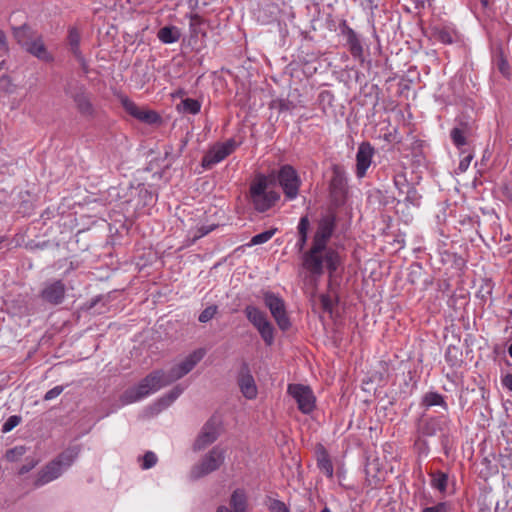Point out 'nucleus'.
Wrapping results in <instances>:
<instances>
[{
	"instance_id": "45",
	"label": "nucleus",
	"mask_w": 512,
	"mask_h": 512,
	"mask_svg": "<svg viewBox=\"0 0 512 512\" xmlns=\"http://www.w3.org/2000/svg\"><path fill=\"white\" fill-rule=\"evenodd\" d=\"M22 422V417L20 415H12L10 416L2 425L1 432L8 433L12 431L16 426H18Z\"/></svg>"
},
{
	"instance_id": "46",
	"label": "nucleus",
	"mask_w": 512,
	"mask_h": 512,
	"mask_svg": "<svg viewBox=\"0 0 512 512\" xmlns=\"http://www.w3.org/2000/svg\"><path fill=\"white\" fill-rule=\"evenodd\" d=\"M217 311L218 307L216 305L206 307L198 317L199 322L206 323L210 321L216 315Z\"/></svg>"
},
{
	"instance_id": "26",
	"label": "nucleus",
	"mask_w": 512,
	"mask_h": 512,
	"mask_svg": "<svg viewBox=\"0 0 512 512\" xmlns=\"http://www.w3.org/2000/svg\"><path fill=\"white\" fill-rule=\"evenodd\" d=\"M186 389L185 386L178 384L173 387L168 393L160 397L153 405V408L159 412L169 407Z\"/></svg>"
},
{
	"instance_id": "56",
	"label": "nucleus",
	"mask_w": 512,
	"mask_h": 512,
	"mask_svg": "<svg viewBox=\"0 0 512 512\" xmlns=\"http://www.w3.org/2000/svg\"><path fill=\"white\" fill-rule=\"evenodd\" d=\"M440 443H441V446L443 448V452L446 456L449 455V450H450V447H449V436L447 434H442L440 436Z\"/></svg>"
},
{
	"instance_id": "17",
	"label": "nucleus",
	"mask_w": 512,
	"mask_h": 512,
	"mask_svg": "<svg viewBox=\"0 0 512 512\" xmlns=\"http://www.w3.org/2000/svg\"><path fill=\"white\" fill-rule=\"evenodd\" d=\"M236 381L240 392L246 399L252 400L257 397V385L247 362L243 361L241 363Z\"/></svg>"
},
{
	"instance_id": "10",
	"label": "nucleus",
	"mask_w": 512,
	"mask_h": 512,
	"mask_svg": "<svg viewBox=\"0 0 512 512\" xmlns=\"http://www.w3.org/2000/svg\"><path fill=\"white\" fill-rule=\"evenodd\" d=\"M332 177L329 182V193L332 202L340 206L344 204L348 193L346 171L342 165L333 164L331 167Z\"/></svg>"
},
{
	"instance_id": "15",
	"label": "nucleus",
	"mask_w": 512,
	"mask_h": 512,
	"mask_svg": "<svg viewBox=\"0 0 512 512\" xmlns=\"http://www.w3.org/2000/svg\"><path fill=\"white\" fill-rule=\"evenodd\" d=\"M39 297L47 304L53 306L60 305L66 297V285L60 279L46 281L43 283Z\"/></svg>"
},
{
	"instance_id": "28",
	"label": "nucleus",
	"mask_w": 512,
	"mask_h": 512,
	"mask_svg": "<svg viewBox=\"0 0 512 512\" xmlns=\"http://www.w3.org/2000/svg\"><path fill=\"white\" fill-rule=\"evenodd\" d=\"M309 228H310L309 218L307 215H304L300 218L298 226H297L298 239H297L295 247L297 248L298 252H303V250L307 244Z\"/></svg>"
},
{
	"instance_id": "4",
	"label": "nucleus",
	"mask_w": 512,
	"mask_h": 512,
	"mask_svg": "<svg viewBox=\"0 0 512 512\" xmlns=\"http://www.w3.org/2000/svg\"><path fill=\"white\" fill-rule=\"evenodd\" d=\"M268 182V177L260 174L249 187L248 199L253 208L259 213L268 211L280 200L279 192L268 190Z\"/></svg>"
},
{
	"instance_id": "21",
	"label": "nucleus",
	"mask_w": 512,
	"mask_h": 512,
	"mask_svg": "<svg viewBox=\"0 0 512 512\" xmlns=\"http://www.w3.org/2000/svg\"><path fill=\"white\" fill-rule=\"evenodd\" d=\"M218 436L217 423L213 419L208 420L202 427L200 434L193 444L194 451L203 450L205 447L215 442Z\"/></svg>"
},
{
	"instance_id": "36",
	"label": "nucleus",
	"mask_w": 512,
	"mask_h": 512,
	"mask_svg": "<svg viewBox=\"0 0 512 512\" xmlns=\"http://www.w3.org/2000/svg\"><path fill=\"white\" fill-rule=\"evenodd\" d=\"M137 120L145 123V124H157L161 122V117L159 114L153 110L142 108Z\"/></svg>"
},
{
	"instance_id": "8",
	"label": "nucleus",
	"mask_w": 512,
	"mask_h": 512,
	"mask_svg": "<svg viewBox=\"0 0 512 512\" xmlns=\"http://www.w3.org/2000/svg\"><path fill=\"white\" fill-rule=\"evenodd\" d=\"M72 462L73 456L71 454L66 452L60 454L56 459L50 461L38 472L34 481V486L39 488L59 478L64 471L63 466L68 467Z\"/></svg>"
},
{
	"instance_id": "9",
	"label": "nucleus",
	"mask_w": 512,
	"mask_h": 512,
	"mask_svg": "<svg viewBox=\"0 0 512 512\" xmlns=\"http://www.w3.org/2000/svg\"><path fill=\"white\" fill-rule=\"evenodd\" d=\"M225 459L224 450L219 446L213 447L199 463L195 464L189 473L190 479L198 480L220 468Z\"/></svg>"
},
{
	"instance_id": "43",
	"label": "nucleus",
	"mask_w": 512,
	"mask_h": 512,
	"mask_svg": "<svg viewBox=\"0 0 512 512\" xmlns=\"http://www.w3.org/2000/svg\"><path fill=\"white\" fill-rule=\"evenodd\" d=\"M393 183L400 195L404 194L405 190L411 186V184L407 181L405 173L403 172L396 173L393 176Z\"/></svg>"
},
{
	"instance_id": "11",
	"label": "nucleus",
	"mask_w": 512,
	"mask_h": 512,
	"mask_svg": "<svg viewBox=\"0 0 512 512\" xmlns=\"http://www.w3.org/2000/svg\"><path fill=\"white\" fill-rule=\"evenodd\" d=\"M263 301L265 306L269 309L272 317L282 331H287L291 327L290 318L287 315L284 300L270 291L263 293Z\"/></svg>"
},
{
	"instance_id": "61",
	"label": "nucleus",
	"mask_w": 512,
	"mask_h": 512,
	"mask_svg": "<svg viewBox=\"0 0 512 512\" xmlns=\"http://www.w3.org/2000/svg\"><path fill=\"white\" fill-rule=\"evenodd\" d=\"M199 19H200V17L197 14L193 15L191 17V25L193 24L194 21H198Z\"/></svg>"
},
{
	"instance_id": "62",
	"label": "nucleus",
	"mask_w": 512,
	"mask_h": 512,
	"mask_svg": "<svg viewBox=\"0 0 512 512\" xmlns=\"http://www.w3.org/2000/svg\"><path fill=\"white\" fill-rule=\"evenodd\" d=\"M35 247H36V248L43 249L44 247H46V242L36 244V245H35Z\"/></svg>"
},
{
	"instance_id": "29",
	"label": "nucleus",
	"mask_w": 512,
	"mask_h": 512,
	"mask_svg": "<svg viewBox=\"0 0 512 512\" xmlns=\"http://www.w3.org/2000/svg\"><path fill=\"white\" fill-rule=\"evenodd\" d=\"M420 405L426 408L440 406L443 410H448L444 396L435 391L426 392L421 398Z\"/></svg>"
},
{
	"instance_id": "52",
	"label": "nucleus",
	"mask_w": 512,
	"mask_h": 512,
	"mask_svg": "<svg viewBox=\"0 0 512 512\" xmlns=\"http://www.w3.org/2000/svg\"><path fill=\"white\" fill-rule=\"evenodd\" d=\"M380 0H365L364 9L370 12V18L373 20L374 11L378 9Z\"/></svg>"
},
{
	"instance_id": "18",
	"label": "nucleus",
	"mask_w": 512,
	"mask_h": 512,
	"mask_svg": "<svg viewBox=\"0 0 512 512\" xmlns=\"http://www.w3.org/2000/svg\"><path fill=\"white\" fill-rule=\"evenodd\" d=\"M446 420L442 416L426 417L422 414L416 421L415 434L424 438L434 437L438 432H442Z\"/></svg>"
},
{
	"instance_id": "51",
	"label": "nucleus",
	"mask_w": 512,
	"mask_h": 512,
	"mask_svg": "<svg viewBox=\"0 0 512 512\" xmlns=\"http://www.w3.org/2000/svg\"><path fill=\"white\" fill-rule=\"evenodd\" d=\"M63 390H64V386H62V385L55 386L45 393L43 399L45 401H50V400L58 397L63 392Z\"/></svg>"
},
{
	"instance_id": "2",
	"label": "nucleus",
	"mask_w": 512,
	"mask_h": 512,
	"mask_svg": "<svg viewBox=\"0 0 512 512\" xmlns=\"http://www.w3.org/2000/svg\"><path fill=\"white\" fill-rule=\"evenodd\" d=\"M170 385L164 370H154L146 375L138 385L126 389L120 396L122 405L138 402L149 395L159 391L161 388Z\"/></svg>"
},
{
	"instance_id": "24",
	"label": "nucleus",
	"mask_w": 512,
	"mask_h": 512,
	"mask_svg": "<svg viewBox=\"0 0 512 512\" xmlns=\"http://www.w3.org/2000/svg\"><path fill=\"white\" fill-rule=\"evenodd\" d=\"M230 512H248V495L245 489L236 488L229 499Z\"/></svg>"
},
{
	"instance_id": "5",
	"label": "nucleus",
	"mask_w": 512,
	"mask_h": 512,
	"mask_svg": "<svg viewBox=\"0 0 512 512\" xmlns=\"http://www.w3.org/2000/svg\"><path fill=\"white\" fill-rule=\"evenodd\" d=\"M267 177L271 183L279 185L287 201H293L299 196L302 180L292 165L283 164L273 169Z\"/></svg>"
},
{
	"instance_id": "47",
	"label": "nucleus",
	"mask_w": 512,
	"mask_h": 512,
	"mask_svg": "<svg viewBox=\"0 0 512 512\" xmlns=\"http://www.w3.org/2000/svg\"><path fill=\"white\" fill-rule=\"evenodd\" d=\"M143 462L141 464V468L144 469V470H147V469H150L152 467H154L157 463V456L154 452L152 451H147L143 457Z\"/></svg>"
},
{
	"instance_id": "20",
	"label": "nucleus",
	"mask_w": 512,
	"mask_h": 512,
	"mask_svg": "<svg viewBox=\"0 0 512 512\" xmlns=\"http://www.w3.org/2000/svg\"><path fill=\"white\" fill-rule=\"evenodd\" d=\"M375 155V148L370 142H361L356 152V167L355 175L358 179L366 176L369 167L372 164L373 156Z\"/></svg>"
},
{
	"instance_id": "27",
	"label": "nucleus",
	"mask_w": 512,
	"mask_h": 512,
	"mask_svg": "<svg viewBox=\"0 0 512 512\" xmlns=\"http://www.w3.org/2000/svg\"><path fill=\"white\" fill-rule=\"evenodd\" d=\"M431 478L430 485L433 489L439 493L445 495L448 488L449 475L441 470L430 471L428 473Z\"/></svg>"
},
{
	"instance_id": "19",
	"label": "nucleus",
	"mask_w": 512,
	"mask_h": 512,
	"mask_svg": "<svg viewBox=\"0 0 512 512\" xmlns=\"http://www.w3.org/2000/svg\"><path fill=\"white\" fill-rule=\"evenodd\" d=\"M341 35L346 39V45L352 57L364 62V49L359 35L344 20L339 24Z\"/></svg>"
},
{
	"instance_id": "53",
	"label": "nucleus",
	"mask_w": 512,
	"mask_h": 512,
	"mask_svg": "<svg viewBox=\"0 0 512 512\" xmlns=\"http://www.w3.org/2000/svg\"><path fill=\"white\" fill-rule=\"evenodd\" d=\"M472 159H473V154H471V153L464 156L459 162L458 170L460 172H465L468 169Z\"/></svg>"
},
{
	"instance_id": "22",
	"label": "nucleus",
	"mask_w": 512,
	"mask_h": 512,
	"mask_svg": "<svg viewBox=\"0 0 512 512\" xmlns=\"http://www.w3.org/2000/svg\"><path fill=\"white\" fill-rule=\"evenodd\" d=\"M80 42H81V34L78 28L76 27H70L68 29V35H67V44L69 47L70 52L75 57V59L79 62L82 69L87 72L88 64L87 61L80 49Z\"/></svg>"
},
{
	"instance_id": "23",
	"label": "nucleus",
	"mask_w": 512,
	"mask_h": 512,
	"mask_svg": "<svg viewBox=\"0 0 512 512\" xmlns=\"http://www.w3.org/2000/svg\"><path fill=\"white\" fill-rule=\"evenodd\" d=\"M430 30L431 38L445 45L453 44L458 38L457 31L450 25H434Z\"/></svg>"
},
{
	"instance_id": "60",
	"label": "nucleus",
	"mask_w": 512,
	"mask_h": 512,
	"mask_svg": "<svg viewBox=\"0 0 512 512\" xmlns=\"http://www.w3.org/2000/svg\"><path fill=\"white\" fill-rule=\"evenodd\" d=\"M480 2L484 9H486L490 6V0H480Z\"/></svg>"
},
{
	"instance_id": "48",
	"label": "nucleus",
	"mask_w": 512,
	"mask_h": 512,
	"mask_svg": "<svg viewBox=\"0 0 512 512\" xmlns=\"http://www.w3.org/2000/svg\"><path fill=\"white\" fill-rule=\"evenodd\" d=\"M320 303H321V307L322 309L329 313L330 315H332L333 313V310H334V306L336 305L337 301H334L330 295H327V294H322L320 296Z\"/></svg>"
},
{
	"instance_id": "41",
	"label": "nucleus",
	"mask_w": 512,
	"mask_h": 512,
	"mask_svg": "<svg viewBox=\"0 0 512 512\" xmlns=\"http://www.w3.org/2000/svg\"><path fill=\"white\" fill-rule=\"evenodd\" d=\"M450 137H451L453 144L458 149H461L463 146H465L467 144L464 130L459 127H455L451 130Z\"/></svg>"
},
{
	"instance_id": "34",
	"label": "nucleus",
	"mask_w": 512,
	"mask_h": 512,
	"mask_svg": "<svg viewBox=\"0 0 512 512\" xmlns=\"http://www.w3.org/2000/svg\"><path fill=\"white\" fill-rule=\"evenodd\" d=\"M404 202L407 205H412L414 207H419L421 204L422 195L417 191V189L411 185L404 192Z\"/></svg>"
},
{
	"instance_id": "32",
	"label": "nucleus",
	"mask_w": 512,
	"mask_h": 512,
	"mask_svg": "<svg viewBox=\"0 0 512 512\" xmlns=\"http://www.w3.org/2000/svg\"><path fill=\"white\" fill-rule=\"evenodd\" d=\"M426 502L421 503V505H425L421 512H452L453 505L449 501L438 502L435 505L427 506L428 503L433 502V498L431 496L425 498Z\"/></svg>"
},
{
	"instance_id": "16",
	"label": "nucleus",
	"mask_w": 512,
	"mask_h": 512,
	"mask_svg": "<svg viewBox=\"0 0 512 512\" xmlns=\"http://www.w3.org/2000/svg\"><path fill=\"white\" fill-rule=\"evenodd\" d=\"M335 227L336 216L334 214L324 215L318 222L317 230L313 235L312 244L325 249H332L328 247L327 244L334 233Z\"/></svg>"
},
{
	"instance_id": "37",
	"label": "nucleus",
	"mask_w": 512,
	"mask_h": 512,
	"mask_svg": "<svg viewBox=\"0 0 512 512\" xmlns=\"http://www.w3.org/2000/svg\"><path fill=\"white\" fill-rule=\"evenodd\" d=\"M120 102H121L122 107L124 108V110L130 116H132L135 119L138 118V116L140 114V111L142 109L141 107H139L134 101L129 99L127 96H121L120 97Z\"/></svg>"
},
{
	"instance_id": "64",
	"label": "nucleus",
	"mask_w": 512,
	"mask_h": 512,
	"mask_svg": "<svg viewBox=\"0 0 512 512\" xmlns=\"http://www.w3.org/2000/svg\"><path fill=\"white\" fill-rule=\"evenodd\" d=\"M321 512H332L329 507L325 506Z\"/></svg>"
},
{
	"instance_id": "59",
	"label": "nucleus",
	"mask_w": 512,
	"mask_h": 512,
	"mask_svg": "<svg viewBox=\"0 0 512 512\" xmlns=\"http://www.w3.org/2000/svg\"><path fill=\"white\" fill-rule=\"evenodd\" d=\"M216 512H230L228 510V507L225 506V505H220L217 509H216Z\"/></svg>"
},
{
	"instance_id": "55",
	"label": "nucleus",
	"mask_w": 512,
	"mask_h": 512,
	"mask_svg": "<svg viewBox=\"0 0 512 512\" xmlns=\"http://www.w3.org/2000/svg\"><path fill=\"white\" fill-rule=\"evenodd\" d=\"M501 384H502L503 388L512 392V373H507V374L501 376Z\"/></svg>"
},
{
	"instance_id": "57",
	"label": "nucleus",
	"mask_w": 512,
	"mask_h": 512,
	"mask_svg": "<svg viewBox=\"0 0 512 512\" xmlns=\"http://www.w3.org/2000/svg\"><path fill=\"white\" fill-rule=\"evenodd\" d=\"M0 51H8V43L5 33L0 30Z\"/></svg>"
},
{
	"instance_id": "63",
	"label": "nucleus",
	"mask_w": 512,
	"mask_h": 512,
	"mask_svg": "<svg viewBox=\"0 0 512 512\" xmlns=\"http://www.w3.org/2000/svg\"><path fill=\"white\" fill-rule=\"evenodd\" d=\"M508 353H509V356L512 358V343L508 347Z\"/></svg>"
},
{
	"instance_id": "54",
	"label": "nucleus",
	"mask_w": 512,
	"mask_h": 512,
	"mask_svg": "<svg viewBox=\"0 0 512 512\" xmlns=\"http://www.w3.org/2000/svg\"><path fill=\"white\" fill-rule=\"evenodd\" d=\"M497 67L498 70L503 74L504 76L508 75L509 71V64L507 60L501 55L497 61Z\"/></svg>"
},
{
	"instance_id": "33",
	"label": "nucleus",
	"mask_w": 512,
	"mask_h": 512,
	"mask_svg": "<svg viewBox=\"0 0 512 512\" xmlns=\"http://www.w3.org/2000/svg\"><path fill=\"white\" fill-rule=\"evenodd\" d=\"M201 103L197 99L185 98L178 105L177 110L181 113L195 115L200 112Z\"/></svg>"
},
{
	"instance_id": "25",
	"label": "nucleus",
	"mask_w": 512,
	"mask_h": 512,
	"mask_svg": "<svg viewBox=\"0 0 512 512\" xmlns=\"http://www.w3.org/2000/svg\"><path fill=\"white\" fill-rule=\"evenodd\" d=\"M316 460L319 470L328 478H332L334 473L333 464L328 451L322 444H319L316 448Z\"/></svg>"
},
{
	"instance_id": "38",
	"label": "nucleus",
	"mask_w": 512,
	"mask_h": 512,
	"mask_svg": "<svg viewBox=\"0 0 512 512\" xmlns=\"http://www.w3.org/2000/svg\"><path fill=\"white\" fill-rule=\"evenodd\" d=\"M264 503L270 512H290L289 507L284 502L270 496L266 497Z\"/></svg>"
},
{
	"instance_id": "58",
	"label": "nucleus",
	"mask_w": 512,
	"mask_h": 512,
	"mask_svg": "<svg viewBox=\"0 0 512 512\" xmlns=\"http://www.w3.org/2000/svg\"><path fill=\"white\" fill-rule=\"evenodd\" d=\"M140 194L143 195V198L146 200V201H151L153 199V194L152 192L148 191L147 189H141L140 190Z\"/></svg>"
},
{
	"instance_id": "44",
	"label": "nucleus",
	"mask_w": 512,
	"mask_h": 512,
	"mask_svg": "<svg viewBox=\"0 0 512 512\" xmlns=\"http://www.w3.org/2000/svg\"><path fill=\"white\" fill-rule=\"evenodd\" d=\"M27 449L25 446H15L10 448L5 453V458L9 462H15L19 460L25 453Z\"/></svg>"
},
{
	"instance_id": "3",
	"label": "nucleus",
	"mask_w": 512,
	"mask_h": 512,
	"mask_svg": "<svg viewBox=\"0 0 512 512\" xmlns=\"http://www.w3.org/2000/svg\"><path fill=\"white\" fill-rule=\"evenodd\" d=\"M14 37L29 54L38 60L45 63L54 61V56L48 51L42 35L35 33L28 25L14 28Z\"/></svg>"
},
{
	"instance_id": "39",
	"label": "nucleus",
	"mask_w": 512,
	"mask_h": 512,
	"mask_svg": "<svg viewBox=\"0 0 512 512\" xmlns=\"http://www.w3.org/2000/svg\"><path fill=\"white\" fill-rule=\"evenodd\" d=\"M277 230V228H271L269 230L254 235L250 240L249 246L260 245L268 242L275 235Z\"/></svg>"
},
{
	"instance_id": "50",
	"label": "nucleus",
	"mask_w": 512,
	"mask_h": 512,
	"mask_svg": "<svg viewBox=\"0 0 512 512\" xmlns=\"http://www.w3.org/2000/svg\"><path fill=\"white\" fill-rule=\"evenodd\" d=\"M422 274V267L419 264H413L408 274V281L412 284L416 283L417 278Z\"/></svg>"
},
{
	"instance_id": "14",
	"label": "nucleus",
	"mask_w": 512,
	"mask_h": 512,
	"mask_svg": "<svg viewBox=\"0 0 512 512\" xmlns=\"http://www.w3.org/2000/svg\"><path fill=\"white\" fill-rule=\"evenodd\" d=\"M288 393L293 397L298 405V409L309 414L315 408V396L309 386L303 384H290Z\"/></svg>"
},
{
	"instance_id": "30",
	"label": "nucleus",
	"mask_w": 512,
	"mask_h": 512,
	"mask_svg": "<svg viewBox=\"0 0 512 512\" xmlns=\"http://www.w3.org/2000/svg\"><path fill=\"white\" fill-rule=\"evenodd\" d=\"M298 106H301L300 101H295L290 99V97L274 99L270 103V108L278 110L279 113H291Z\"/></svg>"
},
{
	"instance_id": "12",
	"label": "nucleus",
	"mask_w": 512,
	"mask_h": 512,
	"mask_svg": "<svg viewBox=\"0 0 512 512\" xmlns=\"http://www.w3.org/2000/svg\"><path fill=\"white\" fill-rule=\"evenodd\" d=\"M206 354L205 349L199 348L194 350L183 361L174 365L166 373V378L169 384L183 378L185 375L190 373L194 367L204 358Z\"/></svg>"
},
{
	"instance_id": "13",
	"label": "nucleus",
	"mask_w": 512,
	"mask_h": 512,
	"mask_svg": "<svg viewBox=\"0 0 512 512\" xmlns=\"http://www.w3.org/2000/svg\"><path fill=\"white\" fill-rule=\"evenodd\" d=\"M238 147V143L230 138L225 142H219L213 145L203 156L201 165L204 169H211L214 165L223 161L232 154Z\"/></svg>"
},
{
	"instance_id": "6",
	"label": "nucleus",
	"mask_w": 512,
	"mask_h": 512,
	"mask_svg": "<svg viewBox=\"0 0 512 512\" xmlns=\"http://www.w3.org/2000/svg\"><path fill=\"white\" fill-rule=\"evenodd\" d=\"M64 92L74 101L78 112L82 116L92 117L94 115V107L84 84L75 78H69L66 80Z\"/></svg>"
},
{
	"instance_id": "1",
	"label": "nucleus",
	"mask_w": 512,
	"mask_h": 512,
	"mask_svg": "<svg viewBox=\"0 0 512 512\" xmlns=\"http://www.w3.org/2000/svg\"><path fill=\"white\" fill-rule=\"evenodd\" d=\"M341 263V257L335 249H325L311 245L310 249L302 254V266L314 278H319L326 267L329 277H332Z\"/></svg>"
},
{
	"instance_id": "35",
	"label": "nucleus",
	"mask_w": 512,
	"mask_h": 512,
	"mask_svg": "<svg viewBox=\"0 0 512 512\" xmlns=\"http://www.w3.org/2000/svg\"><path fill=\"white\" fill-rule=\"evenodd\" d=\"M413 448L417 453V456L427 457L430 453V445L427 441V438L416 435Z\"/></svg>"
},
{
	"instance_id": "7",
	"label": "nucleus",
	"mask_w": 512,
	"mask_h": 512,
	"mask_svg": "<svg viewBox=\"0 0 512 512\" xmlns=\"http://www.w3.org/2000/svg\"><path fill=\"white\" fill-rule=\"evenodd\" d=\"M244 314L248 321L260 334L267 346H271L275 340V328L269 321L267 314L254 305H247Z\"/></svg>"
},
{
	"instance_id": "49",
	"label": "nucleus",
	"mask_w": 512,
	"mask_h": 512,
	"mask_svg": "<svg viewBox=\"0 0 512 512\" xmlns=\"http://www.w3.org/2000/svg\"><path fill=\"white\" fill-rule=\"evenodd\" d=\"M216 227H217V225H215V224H212V225H202V226L198 227L196 232H195V234L193 235L192 243H194L197 240H199L200 238L208 235Z\"/></svg>"
},
{
	"instance_id": "40",
	"label": "nucleus",
	"mask_w": 512,
	"mask_h": 512,
	"mask_svg": "<svg viewBox=\"0 0 512 512\" xmlns=\"http://www.w3.org/2000/svg\"><path fill=\"white\" fill-rule=\"evenodd\" d=\"M459 350L453 345H449L445 352V361L450 367L459 366L461 360L459 359Z\"/></svg>"
},
{
	"instance_id": "42",
	"label": "nucleus",
	"mask_w": 512,
	"mask_h": 512,
	"mask_svg": "<svg viewBox=\"0 0 512 512\" xmlns=\"http://www.w3.org/2000/svg\"><path fill=\"white\" fill-rule=\"evenodd\" d=\"M107 296L99 295L93 298L90 302L86 303V310L91 311L94 314H102L105 312L102 308H97L99 303H102V306L106 305Z\"/></svg>"
},
{
	"instance_id": "31",
	"label": "nucleus",
	"mask_w": 512,
	"mask_h": 512,
	"mask_svg": "<svg viewBox=\"0 0 512 512\" xmlns=\"http://www.w3.org/2000/svg\"><path fill=\"white\" fill-rule=\"evenodd\" d=\"M180 36V31L175 26H165L158 32L159 40L165 44H172L177 42Z\"/></svg>"
}]
</instances>
